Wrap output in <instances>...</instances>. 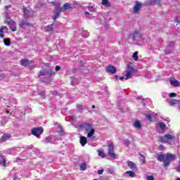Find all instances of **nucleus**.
Listing matches in <instances>:
<instances>
[{"instance_id":"obj_31","label":"nucleus","mask_w":180,"mask_h":180,"mask_svg":"<svg viewBox=\"0 0 180 180\" xmlns=\"http://www.w3.org/2000/svg\"><path fill=\"white\" fill-rule=\"evenodd\" d=\"M146 117L149 122H153V117H151V115L146 114Z\"/></svg>"},{"instance_id":"obj_14","label":"nucleus","mask_w":180,"mask_h":180,"mask_svg":"<svg viewBox=\"0 0 180 180\" xmlns=\"http://www.w3.org/2000/svg\"><path fill=\"white\" fill-rule=\"evenodd\" d=\"M86 143H88V139H86V137L82 136L80 138V144H81V146H82L84 147V146H85V144H86Z\"/></svg>"},{"instance_id":"obj_46","label":"nucleus","mask_w":180,"mask_h":180,"mask_svg":"<svg viewBox=\"0 0 180 180\" xmlns=\"http://www.w3.org/2000/svg\"><path fill=\"white\" fill-rule=\"evenodd\" d=\"M4 33V28H2V27H1L0 28V34Z\"/></svg>"},{"instance_id":"obj_40","label":"nucleus","mask_w":180,"mask_h":180,"mask_svg":"<svg viewBox=\"0 0 180 180\" xmlns=\"http://www.w3.org/2000/svg\"><path fill=\"white\" fill-rule=\"evenodd\" d=\"M98 175H102V174H103V169H99L98 171Z\"/></svg>"},{"instance_id":"obj_8","label":"nucleus","mask_w":180,"mask_h":180,"mask_svg":"<svg viewBox=\"0 0 180 180\" xmlns=\"http://www.w3.org/2000/svg\"><path fill=\"white\" fill-rule=\"evenodd\" d=\"M106 72H108L110 74H116L117 72V69H116V67L112 65H108L106 68Z\"/></svg>"},{"instance_id":"obj_5","label":"nucleus","mask_w":180,"mask_h":180,"mask_svg":"<svg viewBox=\"0 0 180 180\" xmlns=\"http://www.w3.org/2000/svg\"><path fill=\"white\" fill-rule=\"evenodd\" d=\"M127 70V74L125 75V79H130L133 77V72H137V70L131 65H128Z\"/></svg>"},{"instance_id":"obj_37","label":"nucleus","mask_w":180,"mask_h":180,"mask_svg":"<svg viewBox=\"0 0 180 180\" xmlns=\"http://www.w3.org/2000/svg\"><path fill=\"white\" fill-rule=\"evenodd\" d=\"M58 129H59V133H63V127L61 125H58Z\"/></svg>"},{"instance_id":"obj_28","label":"nucleus","mask_w":180,"mask_h":180,"mask_svg":"<svg viewBox=\"0 0 180 180\" xmlns=\"http://www.w3.org/2000/svg\"><path fill=\"white\" fill-rule=\"evenodd\" d=\"M45 30H46V32H51V30H53V24L47 25L45 27Z\"/></svg>"},{"instance_id":"obj_54","label":"nucleus","mask_w":180,"mask_h":180,"mask_svg":"<svg viewBox=\"0 0 180 180\" xmlns=\"http://www.w3.org/2000/svg\"><path fill=\"white\" fill-rule=\"evenodd\" d=\"M61 9H62V8H60V12H61Z\"/></svg>"},{"instance_id":"obj_12","label":"nucleus","mask_w":180,"mask_h":180,"mask_svg":"<svg viewBox=\"0 0 180 180\" xmlns=\"http://www.w3.org/2000/svg\"><path fill=\"white\" fill-rule=\"evenodd\" d=\"M10 29L12 32H16V30H18V28L16 27V22L11 21Z\"/></svg>"},{"instance_id":"obj_21","label":"nucleus","mask_w":180,"mask_h":180,"mask_svg":"<svg viewBox=\"0 0 180 180\" xmlns=\"http://www.w3.org/2000/svg\"><path fill=\"white\" fill-rule=\"evenodd\" d=\"M48 74H50V75H53V70H50V72H39V77H42V76H44V75H48Z\"/></svg>"},{"instance_id":"obj_29","label":"nucleus","mask_w":180,"mask_h":180,"mask_svg":"<svg viewBox=\"0 0 180 180\" xmlns=\"http://www.w3.org/2000/svg\"><path fill=\"white\" fill-rule=\"evenodd\" d=\"M83 109H84V105H77V112H82Z\"/></svg>"},{"instance_id":"obj_18","label":"nucleus","mask_w":180,"mask_h":180,"mask_svg":"<svg viewBox=\"0 0 180 180\" xmlns=\"http://www.w3.org/2000/svg\"><path fill=\"white\" fill-rule=\"evenodd\" d=\"M137 36H139V32H134L133 34H131L129 35V39L131 40H136V37H137Z\"/></svg>"},{"instance_id":"obj_25","label":"nucleus","mask_w":180,"mask_h":180,"mask_svg":"<svg viewBox=\"0 0 180 180\" xmlns=\"http://www.w3.org/2000/svg\"><path fill=\"white\" fill-rule=\"evenodd\" d=\"M126 174H127V175H129L131 178H134V176H136V173L132 171H127Z\"/></svg>"},{"instance_id":"obj_20","label":"nucleus","mask_w":180,"mask_h":180,"mask_svg":"<svg viewBox=\"0 0 180 180\" xmlns=\"http://www.w3.org/2000/svg\"><path fill=\"white\" fill-rule=\"evenodd\" d=\"M98 155H99V157H101L102 158H106V155L105 153V151H103V150H98Z\"/></svg>"},{"instance_id":"obj_45","label":"nucleus","mask_w":180,"mask_h":180,"mask_svg":"<svg viewBox=\"0 0 180 180\" xmlns=\"http://www.w3.org/2000/svg\"><path fill=\"white\" fill-rule=\"evenodd\" d=\"M0 37L1 39H4V37H5V35L4 34V33L0 34Z\"/></svg>"},{"instance_id":"obj_26","label":"nucleus","mask_w":180,"mask_h":180,"mask_svg":"<svg viewBox=\"0 0 180 180\" xmlns=\"http://www.w3.org/2000/svg\"><path fill=\"white\" fill-rule=\"evenodd\" d=\"M132 58H134V61H139V52L134 53Z\"/></svg>"},{"instance_id":"obj_53","label":"nucleus","mask_w":180,"mask_h":180,"mask_svg":"<svg viewBox=\"0 0 180 180\" xmlns=\"http://www.w3.org/2000/svg\"><path fill=\"white\" fill-rule=\"evenodd\" d=\"M176 180H180V178H177Z\"/></svg>"},{"instance_id":"obj_30","label":"nucleus","mask_w":180,"mask_h":180,"mask_svg":"<svg viewBox=\"0 0 180 180\" xmlns=\"http://www.w3.org/2000/svg\"><path fill=\"white\" fill-rule=\"evenodd\" d=\"M58 18H60V12H56V15L53 17V20H56Z\"/></svg>"},{"instance_id":"obj_39","label":"nucleus","mask_w":180,"mask_h":180,"mask_svg":"<svg viewBox=\"0 0 180 180\" xmlns=\"http://www.w3.org/2000/svg\"><path fill=\"white\" fill-rule=\"evenodd\" d=\"M55 70L56 71H60V70H61V67H60L59 65H56Z\"/></svg>"},{"instance_id":"obj_11","label":"nucleus","mask_w":180,"mask_h":180,"mask_svg":"<svg viewBox=\"0 0 180 180\" xmlns=\"http://www.w3.org/2000/svg\"><path fill=\"white\" fill-rule=\"evenodd\" d=\"M127 164L131 169H137V165H136V163L134 162L128 160L127 162Z\"/></svg>"},{"instance_id":"obj_6","label":"nucleus","mask_w":180,"mask_h":180,"mask_svg":"<svg viewBox=\"0 0 180 180\" xmlns=\"http://www.w3.org/2000/svg\"><path fill=\"white\" fill-rule=\"evenodd\" d=\"M108 154L111 158H116V154L115 153V146L112 143L108 145Z\"/></svg>"},{"instance_id":"obj_48","label":"nucleus","mask_w":180,"mask_h":180,"mask_svg":"<svg viewBox=\"0 0 180 180\" xmlns=\"http://www.w3.org/2000/svg\"><path fill=\"white\" fill-rule=\"evenodd\" d=\"M120 79L121 81L123 80V79H124V77H123V76L120 77Z\"/></svg>"},{"instance_id":"obj_16","label":"nucleus","mask_w":180,"mask_h":180,"mask_svg":"<svg viewBox=\"0 0 180 180\" xmlns=\"http://www.w3.org/2000/svg\"><path fill=\"white\" fill-rule=\"evenodd\" d=\"M101 4L102 5H103V6H105L106 8H109V6H110V3H109V0H102Z\"/></svg>"},{"instance_id":"obj_19","label":"nucleus","mask_w":180,"mask_h":180,"mask_svg":"<svg viewBox=\"0 0 180 180\" xmlns=\"http://www.w3.org/2000/svg\"><path fill=\"white\" fill-rule=\"evenodd\" d=\"M134 126V127H136V129H141V123L140 122V121H135Z\"/></svg>"},{"instance_id":"obj_32","label":"nucleus","mask_w":180,"mask_h":180,"mask_svg":"<svg viewBox=\"0 0 180 180\" xmlns=\"http://www.w3.org/2000/svg\"><path fill=\"white\" fill-rule=\"evenodd\" d=\"M0 164H2L3 167H6V159L5 158H3L2 162H0Z\"/></svg>"},{"instance_id":"obj_3","label":"nucleus","mask_w":180,"mask_h":180,"mask_svg":"<svg viewBox=\"0 0 180 180\" xmlns=\"http://www.w3.org/2000/svg\"><path fill=\"white\" fill-rule=\"evenodd\" d=\"M159 140L160 143H162L163 144H171V142L175 140V136L167 134L164 136H160Z\"/></svg>"},{"instance_id":"obj_34","label":"nucleus","mask_w":180,"mask_h":180,"mask_svg":"<svg viewBox=\"0 0 180 180\" xmlns=\"http://www.w3.org/2000/svg\"><path fill=\"white\" fill-rule=\"evenodd\" d=\"M124 144L127 146H129L130 144V141H129V139L124 140Z\"/></svg>"},{"instance_id":"obj_22","label":"nucleus","mask_w":180,"mask_h":180,"mask_svg":"<svg viewBox=\"0 0 180 180\" xmlns=\"http://www.w3.org/2000/svg\"><path fill=\"white\" fill-rule=\"evenodd\" d=\"M178 102H179V101L176 100V99H172L171 101H169V105L170 106H175V105H176V103H178Z\"/></svg>"},{"instance_id":"obj_33","label":"nucleus","mask_w":180,"mask_h":180,"mask_svg":"<svg viewBox=\"0 0 180 180\" xmlns=\"http://www.w3.org/2000/svg\"><path fill=\"white\" fill-rule=\"evenodd\" d=\"M22 12L25 13V15H26V13H30V11L27 9V8L23 7Z\"/></svg>"},{"instance_id":"obj_2","label":"nucleus","mask_w":180,"mask_h":180,"mask_svg":"<svg viewBox=\"0 0 180 180\" xmlns=\"http://www.w3.org/2000/svg\"><path fill=\"white\" fill-rule=\"evenodd\" d=\"M80 129L82 130H85L87 134L88 139H92V136L95 134V129L92 128L91 124H89L86 122H84L82 124L79 125Z\"/></svg>"},{"instance_id":"obj_15","label":"nucleus","mask_w":180,"mask_h":180,"mask_svg":"<svg viewBox=\"0 0 180 180\" xmlns=\"http://www.w3.org/2000/svg\"><path fill=\"white\" fill-rule=\"evenodd\" d=\"M20 26V27L25 28L26 26H32V24L30 22H26L25 20H22Z\"/></svg>"},{"instance_id":"obj_35","label":"nucleus","mask_w":180,"mask_h":180,"mask_svg":"<svg viewBox=\"0 0 180 180\" xmlns=\"http://www.w3.org/2000/svg\"><path fill=\"white\" fill-rule=\"evenodd\" d=\"M139 155L140 157H142V158L143 159L142 161H143V164H146V158L144 157V155L141 153H139Z\"/></svg>"},{"instance_id":"obj_1","label":"nucleus","mask_w":180,"mask_h":180,"mask_svg":"<svg viewBox=\"0 0 180 180\" xmlns=\"http://www.w3.org/2000/svg\"><path fill=\"white\" fill-rule=\"evenodd\" d=\"M157 160L160 162H163L164 167H167L171 164V161L175 160V155L170 153H167L166 155L160 154L158 155Z\"/></svg>"},{"instance_id":"obj_50","label":"nucleus","mask_w":180,"mask_h":180,"mask_svg":"<svg viewBox=\"0 0 180 180\" xmlns=\"http://www.w3.org/2000/svg\"><path fill=\"white\" fill-rule=\"evenodd\" d=\"M85 15H90V13H89V12L86 11V12L85 13Z\"/></svg>"},{"instance_id":"obj_9","label":"nucleus","mask_w":180,"mask_h":180,"mask_svg":"<svg viewBox=\"0 0 180 180\" xmlns=\"http://www.w3.org/2000/svg\"><path fill=\"white\" fill-rule=\"evenodd\" d=\"M33 63V60H29L27 59H22L20 61V65L22 67H27V65H30V64Z\"/></svg>"},{"instance_id":"obj_23","label":"nucleus","mask_w":180,"mask_h":180,"mask_svg":"<svg viewBox=\"0 0 180 180\" xmlns=\"http://www.w3.org/2000/svg\"><path fill=\"white\" fill-rule=\"evenodd\" d=\"M80 171H86V163L83 162L80 165Z\"/></svg>"},{"instance_id":"obj_4","label":"nucleus","mask_w":180,"mask_h":180,"mask_svg":"<svg viewBox=\"0 0 180 180\" xmlns=\"http://www.w3.org/2000/svg\"><path fill=\"white\" fill-rule=\"evenodd\" d=\"M44 131V129H43V127H34L32 129L31 134H32V136H35V137H40V136H41V134H43Z\"/></svg>"},{"instance_id":"obj_24","label":"nucleus","mask_w":180,"mask_h":180,"mask_svg":"<svg viewBox=\"0 0 180 180\" xmlns=\"http://www.w3.org/2000/svg\"><path fill=\"white\" fill-rule=\"evenodd\" d=\"M158 125L162 131H165V124L164 122H159Z\"/></svg>"},{"instance_id":"obj_7","label":"nucleus","mask_w":180,"mask_h":180,"mask_svg":"<svg viewBox=\"0 0 180 180\" xmlns=\"http://www.w3.org/2000/svg\"><path fill=\"white\" fill-rule=\"evenodd\" d=\"M143 8V4L140 1H136L134 6L133 13L137 14L140 12V9Z\"/></svg>"},{"instance_id":"obj_38","label":"nucleus","mask_w":180,"mask_h":180,"mask_svg":"<svg viewBox=\"0 0 180 180\" xmlns=\"http://www.w3.org/2000/svg\"><path fill=\"white\" fill-rule=\"evenodd\" d=\"M147 180H154V176H148Z\"/></svg>"},{"instance_id":"obj_49","label":"nucleus","mask_w":180,"mask_h":180,"mask_svg":"<svg viewBox=\"0 0 180 180\" xmlns=\"http://www.w3.org/2000/svg\"><path fill=\"white\" fill-rule=\"evenodd\" d=\"M51 4H53V5H57V2H56V1H53V2H51Z\"/></svg>"},{"instance_id":"obj_13","label":"nucleus","mask_w":180,"mask_h":180,"mask_svg":"<svg viewBox=\"0 0 180 180\" xmlns=\"http://www.w3.org/2000/svg\"><path fill=\"white\" fill-rule=\"evenodd\" d=\"M169 82L171 84V85H172V86H180V82L176 80V79H174V80H169Z\"/></svg>"},{"instance_id":"obj_44","label":"nucleus","mask_w":180,"mask_h":180,"mask_svg":"<svg viewBox=\"0 0 180 180\" xmlns=\"http://www.w3.org/2000/svg\"><path fill=\"white\" fill-rule=\"evenodd\" d=\"M163 149H164V146L160 145L159 150H163Z\"/></svg>"},{"instance_id":"obj_51","label":"nucleus","mask_w":180,"mask_h":180,"mask_svg":"<svg viewBox=\"0 0 180 180\" xmlns=\"http://www.w3.org/2000/svg\"><path fill=\"white\" fill-rule=\"evenodd\" d=\"M91 108H92V109H95V105H93L91 106Z\"/></svg>"},{"instance_id":"obj_10","label":"nucleus","mask_w":180,"mask_h":180,"mask_svg":"<svg viewBox=\"0 0 180 180\" xmlns=\"http://www.w3.org/2000/svg\"><path fill=\"white\" fill-rule=\"evenodd\" d=\"M11 137L12 135H11V134H4L1 137V141H2V143H5V141H8V140Z\"/></svg>"},{"instance_id":"obj_36","label":"nucleus","mask_w":180,"mask_h":180,"mask_svg":"<svg viewBox=\"0 0 180 180\" xmlns=\"http://www.w3.org/2000/svg\"><path fill=\"white\" fill-rule=\"evenodd\" d=\"M169 96L170 98H175V96H176V93H171V94H169Z\"/></svg>"},{"instance_id":"obj_41","label":"nucleus","mask_w":180,"mask_h":180,"mask_svg":"<svg viewBox=\"0 0 180 180\" xmlns=\"http://www.w3.org/2000/svg\"><path fill=\"white\" fill-rule=\"evenodd\" d=\"M5 23L8 25V26H11V24L12 23V21H6Z\"/></svg>"},{"instance_id":"obj_43","label":"nucleus","mask_w":180,"mask_h":180,"mask_svg":"<svg viewBox=\"0 0 180 180\" xmlns=\"http://www.w3.org/2000/svg\"><path fill=\"white\" fill-rule=\"evenodd\" d=\"M1 28H3V30H8V27L6 26H1Z\"/></svg>"},{"instance_id":"obj_52","label":"nucleus","mask_w":180,"mask_h":180,"mask_svg":"<svg viewBox=\"0 0 180 180\" xmlns=\"http://www.w3.org/2000/svg\"><path fill=\"white\" fill-rule=\"evenodd\" d=\"M40 94H44V91H41Z\"/></svg>"},{"instance_id":"obj_42","label":"nucleus","mask_w":180,"mask_h":180,"mask_svg":"<svg viewBox=\"0 0 180 180\" xmlns=\"http://www.w3.org/2000/svg\"><path fill=\"white\" fill-rule=\"evenodd\" d=\"M4 8H5V9H9V8H12V6H11V5L5 6Z\"/></svg>"},{"instance_id":"obj_27","label":"nucleus","mask_w":180,"mask_h":180,"mask_svg":"<svg viewBox=\"0 0 180 180\" xmlns=\"http://www.w3.org/2000/svg\"><path fill=\"white\" fill-rule=\"evenodd\" d=\"M4 41L5 46H11V39L5 38Z\"/></svg>"},{"instance_id":"obj_47","label":"nucleus","mask_w":180,"mask_h":180,"mask_svg":"<svg viewBox=\"0 0 180 180\" xmlns=\"http://www.w3.org/2000/svg\"><path fill=\"white\" fill-rule=\"evenodd\" d=\"M115 79H119V76L117 75H115Z\"/></svg>"},{"instance_id":"obj_17","label":"nucleus","mask_w":180,"mask_h":180,"mask_svg":"<svg viewBox=\"0 0 180 180\" xmlns=\"http://www.w3.org/2000/svg\"><path fill=\"white\" fill-rule=\"evenodd\" d=\"M63 11H67L68 9H71V4L66 3L63 6Z\"/></svg>"}]
</instances>
